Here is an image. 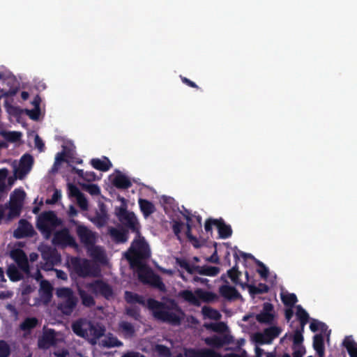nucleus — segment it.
Masks as SVG:
<instances>
[{"label": "nucleus", "instance_id": "14", "mask_svg": "<svg viewBox=\"0 0 357 357\" xmlns=\"http://www.w3.org/2000/svg\"><path fill=\"white\" fill-rule=\"evenodd\" d=\"M33 165V158L29 153L24 154L20 160L17 174L20 179L23 178L31 169Z\"/></svg>", "mask_w": 357, "mask_h": 357}, {"label": "nucleus", "instance_id": "54", "mask_svg": "<svg viewBox=\"0 0 357 357\" xmlns=\"http://www.w3.org/2000/svg\"><path fill=\"white\" fill-rule=\"evenodd\" d=\"M155 350L158 355L161 357H170L171 351L170 349L165 345L158 344L156 345Z\"/></svg>", "mask_w": 357, "mask_h": 357}, {"label": "nucleus", "instance_id": "21", "mask_svg": "<svg viewBox=\"0 0 357 357\" xmlns=\"http://www.w3.org/2000/svg\"><path fill=\"white\" fill-rule=\"evenodd\" d=\"M215 222L220 238L225 239L231 236L232 229L231 226L227 225L222 218L217 219Z\"/></svg>", "mask_w": 357, "mask_h": 357}, {"label": "nucleus", "instance_id": "42", "mask_svg": "<svg viewBox=\"0 0 357 357\" xmlns=\"http://www.w3.org/2000/svg\"><path fill=\"white\" fill-rule=\"evenodd\" d=\"M227 275L235 284H239L241 286L242 283L239 280V278L241 275V272L238 271L237 265H235L227 271Z\"/></svg>", "mask_w": 357, "mask_h": 357}, {"label": "nucleus", "instance_id": "7", "mask_svg": "<svg viewBox=\"0 0 357 357\" xmlns=\"http://www.w3.org/2000/svg\"><path fill=\"white\" fill-rule=\"evenodd\" d=\"M85 287L91 293L97 296H102L107 300H109L114 296V291L112 286L102 280H96L88 282Z\"/></svg>", "mask_w": 357, "mask_h": 357}, {"label": "nucleus", "instance_id": "8", "mask_svg": "<svg viewBox=\"0 0 357 357\" xmlns=\"http://www.w3.org/2000/svg\"><path fill=\"white\" fill-rule=\"evenodd\" d=\"M52 242L54 245L63 248L68 246L76 248L78 246L75 238L70 234L67 228L56 231Z\"/></svg>", "mask_w": 357, "mask_h": 357}, {"label": "nucleus", "instance_id": "59", "mask_svg": "<svg viewBox=\"0 0 357 357\" xmlns=\"http://www.w3.org/2000/svg\"><path fill=\"white\" fill-rule=\"evenodd\" d=\"M77 204H78L79 206L82 210H86L87 209V208H88V201L85 198V197H84L83 193L77 198Z\"/></svg>", "mask_w": 357, "mask_h": 357}, {"label": "nucleus", "instance_id": "32", "mask_svg": "<svg viewBox=\"0 0 357 357\" xmlns=\"http://www.w3.org/2000/svg\"><path fill=\"white\" fill-rule=\"evenodd\" d=\"M78 294L84 306L91 307L95 305L96 301L93 297L82 289H78Z\"/></svg>", "mask_w": 357, "mask_h": 357}, {"label": "nucleus", "instance_id": "37", "mask_svg": "<svg viewBox=\"0 0 357 357\" xmlns=\"http://www.w3.org/2000/svg\"><path fill=\"white\" fill-rule=\"evenodd\" d=\"M347 349L350 357H357V343L349 337H346L342 343Z\"/></svg>", "mask_w": 357, "mask_h": 357}, {"label": "nucleus", "instance_id": "12", "mask_svg": "<svg viewBox=\"0 0 357 357\" xmlns=\"http://www.w3.org/2000/svg\"><path fill=\"white\" fill-rule=\"evenodd\" d=\"M41 256L47 269L61 262V255L55 248L51 247L45 248L41 252Z\"/></svg>", "mask_w": 357, "mask_h": 357}, {"label": "nucleus", "instance_id": "33", "mask_svg": "<svg viewBox=\"0 0 357 357\" xmlns=\"http://www.w3.org/2000/svg\"><path fill=\"white\" fill-rule=\"evenodd\" d=\"M296 315L297 317V319L300 321L301 327L302 328V330H304L305 326L307 324V323L309 321L310 316L308 313L303 308V307L300 305L296 306Z\"/></svg>", "mask_w": 357, "mask_h": 357}, {"label": "nucleus", "instance_id": "43", "mask_svg": "<svg viewBox=\"0 0 357 357\" xmlns=\"http://www.w3.org/2000/svg\"><path fill=\"white\" fill-rule=\"evenodd\" d=\"M281 299L284 305L293 307L298 302L297 297L295 294L287 293L282 295Z\"/></svg>", "mask_w": 357, "mask_h": 357}, {"label": "nucleus", "instance_id": "20", "mask_svg": "<svg viewBox=\"0 0 357 357\" xmlns=\"http://www.w3.org/2000/svg\"><path fill=\"white\" fill-rule=\"evenodd\" d=\"M109 234L116 243H124L128 239V231L124 228L111 227L109 230Z\"/></svg>", "mask_w": 357, "mask_h": 357}, {"label": "nucleus", "instance_id": "52", "mask_svg": "<svg viewBox=\"0 0 357 357\" xmlns=\"http://www.w3.org/2000/svg\"><path fill=\"white\" fill-rule=\"evenodd\" d=\"M10 345L3 340H0V357H9L10 355Z\"/></svg>", "mask_w": 357, "mask_h": 357}, {"label": "nucleus", "instance_id": "18", "mask_svg": "<svg viewBox=\"0 0 357 357\" xmlns=\"http://www.w3.org/2000/svg\"><path fill=\"white\" fill-rule=\"evenodd\" d=\"M205 343L213 348L220 349L226 344L231 342V337L225 335L223 336L213 335L212 337H206L204 340Z\"/></svg>", "mask_w": 357, "mask_h": 357}, {"label": "nucleus", "instance_id": "25", "mask_svg": "<svg viewBox=\"0 0 357 357\" xmlns=\"http://www.w3.org/2000/svg\"><path fill=\"white\" fill-rule=\"evenodd\" d=\"M26 197V192L22 188H16L10 194V204L20 206L23 207L24 200Z\"/></svg>", "mask_w": 357, "mask_h": 357}, {"label": "nucleus", "instance_id": "26", "mask_svg": "<svg viewBox=\"0 0 357 357\" xmlns=\"http://www.w3.org/2000/svg\"><path fill=\"white\" fill-rule=\"evenodd\" d=\"M53 287L47 280H43L40 283V296L42 298L45 299L46 302L50 301L52 297Z\"/></svg>", "mask_w": 357, "mask_h": 357}, {"label": "nucleus", "instance_id": "22", "mask_svg": "<svg viewBox=\"0 0 357 357\" xmlns=\"http://www.w3.org/2000/svg\"><path fill=\"white\" fill-rule=\"evenodd\" d=\"M112 183L118 189H128L132 186V183L130 179L121 172L115 176Z\"/></svg>", "mask_w": 357, "mask_h": 357}, {"label": "nucleus", "instance_id": "62", "mask_svg": "<svg viewBox=\"0 0 357 357\" xmlns=\"http://www.w3.org/2000/svg\"><path fill=\"white\" fill-rule=\"evenodd\" d=\"M61 192L58 190H55L53 195H52V198L50 200H47V204H55L59 199L61 198Z\"/></svg>", "mask_w": 357, "mask_h": 357}, {"label": "nucleus", "instance_id": "13", "mask_svg": "<svg viewBox=\"0 0 357 357\" xmlns=\"http://www.w3.org/2000/svg\"><path fill=\"white\" fill-rule=\"evenodd\" d=\"M35 234V231L30 222L26 220L22 219L19 221L18 227L14 231L13 236L17 239L32 237Z\"/></svg>", "mask_w": 357, "mask_h": 357}, {"label": "nucleus", "instance_id": "3", "mask_svg": "<svg viewBox=\"0 0 357 357\" xmlns=\"http://www.w3.org/2000/svg\"><path fill=\"white\" fill-rule=\"evenodd\" d=\"M62 223L53 211L41 213L36 220L37 229L46 237L49 238L53 231Z\"/></svg>", "mask_w": 357, "mask_h": 357}, {"label": "nucleus", "instance_id": "53", "mask_svg": "<svg viewBox=\"0 0 357 357\" xmlns=\"http://www.w3.org/2000/svg\"><path fill=\"white\" fill-rule=\"evenodd\" d=\"M103 344L107 347L111 348L121 347L123 345V342L116 337H108L107 340L104 342Z\"/></svg>", "mask_w": 357, "mask_h": 357}, {"label": "nucleus", "instance_id": "4", "mask_svg": "<svg viewBox=\"0 0 357 357\" xmlns=\"http://www.w3.org/2000/svg\"><path fill=\"white\" fill-rule=\"evenodd\" d=\"M69 268L72 273L85 278L89 276H96L97 273L94 266L86 258L73 257L70 259Z\"/></svg>", "mask_w": 357, "mask_h": 357}, {"label": "nucleus", "instance_id": "10", "mask_svg": "<svg viewBox=\"0 0 357 357\" xmlns=\"http://www.w3.org/2000/svg\"><path fill=\"white\" fill-rule=\"evenodd\" d=\"M72 222L77 225L76 233L79 241L86 247L94 246L96 243V236L94 233L84 225H79L77 222L72 220Z\"/></svg>", "mask_w": 357, "mask_h": 357}, {"label": "nucleus", "instance_id": "57", "mask_svg": "<svg viewBox=\"0 0 357 357\" xmlns=\"http://www.w3.org/2000/svg\"><path fill=\"white\" fill-rule=\"evenodd\" d=\"M99 209L100 213L98 214V218L100 220H102L103 222H105L107 219V213L105 205L102 203L99 206Z\"/></svg>", "mask_w": 357, "mask_h": 357}, {"label": "nucleus", "instance_id": "34", "mask_svg": "<svg viewBox=\"0 0 357 357\" xmlns=\"http://www.w3.org/2000/svg\"><path fill=\"white\" fill-rule=\"evenodd\" d=\"M125 299L128 303L134 304L139 303L141 305H144V299L142 296H140L136 293H133L132 291H126L125 292Z\"/></svg>", "mask_w": 357, "mask_h": 357}, {"label": "nucleus", "instance_id": "9", "mask_svg": "<svg viewBox=\"0 0 357 357\" xmlns=\"http://www.w3.org/2000/svg\"><path fill=\"white\" fill-rule=\"evenodd\" d=\"M281 330L278 326L265 328L262 333H256L253 336L254 341L258 344H268L279 336Z\"/></svg>", "mask_w": 357, "mask_h": 357}, {"label": "nucleus", "instance_id": "38", "mask_svg": "<svg viewBox=\"0 0 357 357\" xmlns=\"http://www.w3.org/2000/svg\"><path fill=\"white\" fill-rule=\"evenodd\" d=\"M119 328L126 337H132L135 335V330L133 325L128 321H121Z\"/></svg>", "mask_w": 357, "mask_h": 357}, {"label": "nucleus", "instance_id": "56", "mask_svg": "<svg viewBox=\"0 0 357 357\" xmlns=\"http://www.w3.org/2000/svg\"><path fill=\"white\" fill-rule=\"evenodd\" d=\"M126 314L133 318L135 320L139 321L141 315L139 310L136 307H130L126 309Z\"/></svg>", "mask_w": 357, "mask_h": 357}, {"label": "nucleus", "instance_id": "60", "mask_svg": "<svg viewBox=\"0 0 357 357\" xmlns=\"http://www.w3.org/2000/svg\"><path fill=\"white\" fill-rule=\"evenodd\" d=\"M82 179L87 182H92L98 179L96 174L93 172H85Z\"/></svg>", "mask_w": 357, "mask_h": 357}, {"label": "nucleus", "instance_id": "24", "mask_svg": "<svg viewBox=\"0 0 357 357\" xmlns=\"http://www.w3.org/2000/svg\"><path fill=\"white\" fill-rule=\"evenodd\" d=\"M40 324L36 317H26L20 324V328L26 334H30L32 329L36 328Z\"/></svg>", "mask_w": 357, "mask_h": 357}, {"label": "nucleus", "instance_id": "55", "mask_svg": "<svg viewBox=\"0 0 357 357\" xmlns=\"http://www.w3.org/2000/svg\"><path fill=\"white\" fill-rule=\"evenodd\" d=\"M12 258L15 262H20L24 258L27 257L24 252L21 249H17L11 252Z\"/></svg>", "mask_w": 357, "mask_h": 357}, {"label": "nucleus", "instance_id": "47", "mask_svg": "<svg viewBox=\"0 0 357 357\" xmlns=\"http://www.w3.org/2000/svg\"><path fill=\"white\" fill-rule=\"evenodd\" d=\"M7 274L10 280L13 282L19 281L22 278V273L15 266L8 267Z\"/></svg>", "mask_w": 357, "mask_h": 357}, {"label": "nucleus", "instance_id": "64", "mask_svg": "<svg viewBox=\"0 0 357 357\" xmlns=\"http://www.w3.org/2000/svg\"><path fill=\"white\" fill-rule=\"evenodd\" d=\"M35 146L40 152L44 151L45 144L38 135H36L35 137Z\"/></svg>", "mask_w": 357, "mask_h": 357}, {"label": "nucleus", "instance_id": "35", "mask_svg": "<svg viewBox=\"0 0 357 357\" xmlns=\"http://www.w3.org/2000/svg\"><path fill=\"white\" fill-rule=\"evenodd\" d=\"M199 300H202L204 302L209 303L215 301L217 298L216 294L211 291H204L202 289H198L195 291Z\"/></svg>", "mask_w": 357, "mask_h": 357}, {"label": "nucleus", "instance_id": "29", "mask_svg": "<svg viewBox=\"0 0 357 357\" xmlns=\"http://www.w3.org/2000/svg\"><path fill=\"white\" fill-rule=\"evenodd\" d=\"M313 348L319 357H324V340L321 334H317L313 337Z\"/></svg>", "mask_w": 357, "mask_h": 357}, {"label": "nucleus", "instance_id": "23", "mask_svg": "<svg viewBox=\"0 0 357 357\" xmlns=\"http://www.w3.org/2000/svg\"><path fill=\"white\" fill-rule=\"evenodd\" d=\"M90 163L93 168L102 172L108 171L112 165L110 160L107 157H103V160L93 158L91 160Z\"/></svg>", "mask_w": 357, "mask_h": 357}, {"label": "nucleus", "instance_id": "45", "mask_svg": "<svg viewBox=\"0 0 357 357\" xmlns=\"http://www.w3.org/2000/svg\"><path fill=\"white\" fill-rule=\"evenodd\" d=\"M176 263L181 268L185 269L188 273L193 274L195 273V265H190L188 261L183 258H176Z\"/></svg>", "mask_w": 357, "mask_h": 357}, {"label": "nucleus", "instance_id": "17", "mask_svg": "<svg viewBox=\"0 0 357 357\" xmlns=\"http://www.w3.org/2000/svg\"><path fill=\"white\" fill-rule=\"evenodd\" d=\"M185 357H221L220 354L210 349H189L185 351Z\"/></svg>", "mask_w": 357, "mask_h": 357}, {"label": "nucleus", "instance_id": "51", "mask_svg": "<svg viewBox=\"0 0 357 357\" xmlns=\"http://www.w3.org/2000/svg\"><path fill=\"white\" fill-rule=\"evenodd\" d=\"M22 209V206L12 204L9 203V211L8 217L9 219H13L19 217Z\"/></svg>", "mask_w": 357, "mask_h": 357}, {"label": "nucleus", "instance_id": "36", "mask_svg": "<svg viewBox=\"0 0 357 357\" xmlns=\"http://www.w3.org/2000/svg\"><path fill=\"white\" fill-rule=\"evenodd\" d=\"M84 321L79 319L72 324V330L77 336L86 337L88 335V331L83 328Z\"/></svg>", "mask_w": 357, "mask_h": 357}, {"label": "nucleus", "instance_id": "41", "mask_svg": "<svg viewBox=\"0 0 357 357\" xmlns=\"http://www.w3.org/2000/svg\"><path fill=\"white\" fill-rule=\"evenodd\" d=\"M202 312L204 317L215 321L220 320L222 317L219 311L208 306H204Z\"/></svg>", "mask_w": 357, "mask_h": 357}, {"label": "nucleus", "instance_id": "49", "mask_svg": "<svg viewBox=\"0 0 357 357\" xmlns=\"http://www.w3.org/2000/svg\"><path fill=\"white\" fill-rule=\"evenodd\" d=\"M304 330H302V328L301 327L300 329H296L294 331V335H293V347H302L301 344L303 342V332Z\"/></svg>", "mask_w": 357, "mask_h": 357}, {"label": "nucleus", "instance_id": "6", "mask_svg": "<svg viewBox=\"0 0 357 357\" xmlns=\"http://www.w3.org/2000/svg\"><path fill=\"white\" fill-rule=\"evenodd\" d=\"M138 278L139 281L144 284H149L161 291H165V285L160 275L154 273L150 268H140L138 271Z\"/></svg>", "mask_w": 357, "mask_h": 357}, {"label": "nucleus", "instance_id": "40", "mask_svg": "<svg viewBox=\"0 0 357 357\" xmlns=\"http://www.w3.org/2000/svg\"><path fill=\"white\" fill-rule=\"evenodd\" d=\"M180 295L185 301L189 302L190 303L194 305H199V301L197 296L192 291L188 289L183 290L180 293Z\"/></svg>", "mask_w": 357, "mask_h": 357}, {"label": "nucleus", "instance_id": "15", "mask_svg": "<svg viewBox=\"0 0 357 357\" xmlns=\"http://www.w3.org/2000/svg\"><path fill=\"white\" fill-rule=\"evenodd\" d=\"M56 344V333L54 329H48L43 332V335L38 338V347L39 349H47Z\"/></svg>", "mask_w": 357, "mask_h": 357}, {"label": "nucleus", "instance_id": "50", "mask_svg": "<svg viewBox=\"0 0 357 357\" xmlns=\"http://www.w3.org/2000/svg\"><path fill=\"white\" fill-rule=\"evenodd\" d=\"M82 189L89 192L91 195L98 196L100 194V189L96 184H82Z\"/></svg>", "mask_w": 357, "mask_h": 357}, {"label": "nucleus", "instance_id": "27", "mask_svg": "<svg viewBox=\"0 0 357 357\" xmlns=\"http://www.w3.org/2000/svg\"><path fill=\"white\" fill-rule=\"evenodd\" d=\"M220 272V268L217 266H195V273H198L200 275L208 276H215Z\"/></svg>", "mask_w": 357, "mask_h": 357}, {"label": "nucleus", "instance_id": "5", "mask_svg": "<svg viewBox=\"0 0 357 357\" xmlns=\"http://www.w3.org/2000/svg\"><path fill=\"white\" fill-rule=\"evenodd\" d=\"M115 215L124 227L130 229L132 232H135L137 235L140 234L137 219L133 212L127 210L126 204L116 207Z\"/></svg>", "mask_w": 357, "mask_h": 357}, {"label": "nucleus", "instance_id": "19", "mask_svg": "<svg viewBox=\"0 0 357 357\" xmlns=\"http://www.w3.org/2000/svg\"><path fill=\"white\" fill-rule=\"evenodd\" d=\"M220 294L229 301H234L241 298V295L238 290L232 286L222 285L219 288Z\"/></svg>", "mask_w": 357, "mask_h": 357}, {"label": "nucleus", "instance_id": "61", "mask_svg": "<svg viewBox=\"0 0 357 357\" xmlns=\"http://www.w3.org/2000/svg\"><path fill=\"white\" fill-rule=\"evenodd\" d=\"M294 350L293 357H303L305 353V348L303 347H292Z\"/></svg>", "mask_w": 357, "mask_h": 357}, {"label": "nucleus", "instance_id": "16", "mask_svg": "<svg viewBox=\"0 0 357 357\" xmlns=\"http://www.w3.org/2000/svg\"><path fill=\"white\" fill-rule=\"evenodd\" d=\"M78 302L75 295L70 298L61 300L58 304V309L65 315H70L75 309Z\"/></svg>", "mask_w": 357, "mask_h": 357}, {"label": "nucleus", "instance_id": "30", "mask_svg": "<svg viewBox=\"0 0 357 357\" xmlns=\"http://www.w3.org/2000/svg\"><path fill=\"white\" fill-rule=\"evenodd\" d=\"M139 206L145 218L149 217L155 210L154 204L151 202L145 199H139Z\"/></svg>", "mask_w": 357, "mask_h": 357}, {"label": "nucleus", "instance_id": "11", "mask_svg": "<svg viewBox=\"0 0 357 357\" xmlns=\"http://www.w3.org/2000/svg\"><path fill=\"white\" fill-rule=\"evenodd\" d=\"M255 318L260 324H272L275 318L273 305L268 302L264 303L262 310L256 315Z\"/></svg>", "mask_w": 357, "mask_h": 357}, {"label": "nucleus", "instance_id": "39", "mask_svg": "<svg viewBox=\"0 0 357 357\" xmlns=\"http://www.w3.org/2000/svg\"><path fill=\"white\" fill-rule=\"evenodd\" d=\"M204 326L207 330L220 333L226 332L228 329L227 324L222 321L204 324Z\"/></svg>", "mask_w": 357, "mask_h": 357}, {"label": "nucleus", "instance_id": "46", "mask_svg": "<svg viewBox=\"0 0 357 357\" xmlns=\"http://www.w3.org/2000/svg\"><path fill=\"white\" fill-rule=\"evenodd\" d=\"M327 328L328 326L325 323L314 319H312L310 324V328L312 332H317L318 331L325 332L327 330Z\"/></svg>", "mask_w": 357, "mask_h": 357}, {"label": "nucleus", "instance_id": "2", "mask_svg": "<svg viewBox=\"0 0 357 357\" xmlns=\"http://www.w3.org/2000/svg\"><path fill=\"white\" fill-rule=\"evenodd\" d=\"M137 236L138 238L134 239L125 253V257L131 266H138L142 260H146L151 256L149 246L144 238L140 237L139 234Z\"/></svg>", "mask_w": 357, "mask_h": 357}, {"label": "nucleus", "instance_id": "58", "mask_svg": "<svg viewBox=\"0 0 357 357\" xmlns=\"http://www.w3.org/2000/svg\"><path fill=\"white\" fill-rule=\"evenodd\" d=\"M68 190H69V195L71 197H74L77 198L79 195H81L82 193L79 190V189L73 184H69L68 185Z\"/></svg>", "mask_w": 357, "mask_h": 357}, {"label": "nucleus", "instance_id": "1", "mask_svg": "<svg viewBox=\"0 0 357 357\" xmlns=\"http://www.w3.org/2000/svg\"><path fill=\"white\" fill-rule=\"evenodd\" d=\"M147 306L156 319L173 326L181 324L180 316L173 312L180 311L177 303L174 299H169L166 303H163L151 298L147 300Z\"/></svg>", "mask_w": 357, "mask_h": 357}, {"label": "nucleus", "instance_id": "48", "mask_svg": "<svg viewBox=\"0 0 357 357\" xmlns=\"http://www.w3.org/2000/svg\"><path fill=\"white\" fill-rule=\"evenodd\" d=\"M56 296L61 300L75 296L73 291L68 287H61L56 290Z\"/></svg>", "mask_w": 357, "mask_h": 357}, {"label": "nucleus", "instance_id": "63", "mask_svg": "<svg viewBox=\"0 0 357 357\" xmlns=\"http://www.w3.org/2000/svg\"><path fill=\"white\" fill-rule=\"evenodd\" d=\"M257 273L260 275L263 279H266L268 276L269 271L268 268L264 264L261 268L257 269Z\"/></svg>", "mask_w": 357, "mask_h": 357}, {"label": "nucleus", "instance_id": "28", "mask_svg": "<svg viewBox=\"0 0 357 357\" xmlns=\"http://www.w3.org/2000/svg\"><path fill=\"white\" fill-rule=\"evenodd\" d=\"M241 287L243 288H245V287H248L249 293L252 296L267 293L269 290L268 286L264 283H259L258 287H256L253 284H248L247 283H245L241 284Z\"/></svg>", "mask_w": 357, "mask_h": 357}, {"label": "nucleus", "instance_id": "44", "mask_svg": "<svg viewBox=\"0 0 357 357\" xmlns=\"http://www.w3.org/2000/svg\"><path fill=\"white\" fill-rule=\"evenodd\" d=\"M1 135L10 142H17L22 137V133L17 131H3Z\"/></svg>", "mask_w": 357, "mask_h": 357}, {"label": "nucleus", "instance_id": "31", "mask_svg": "<svg viewBox=\"0 0 357 357\" xmlns=\"http://www.w3.org/2000/svg\"><path fill=\"white\" fill-rule=\"evenodd\" d=\"M88 331L94 342H96L97 340L104 335L105 328L104 326L100 324L94 325L91 323H89Z\"/></svg>", "mask_w": 357, "mask_h": 357}]
</instances>
